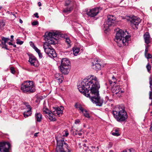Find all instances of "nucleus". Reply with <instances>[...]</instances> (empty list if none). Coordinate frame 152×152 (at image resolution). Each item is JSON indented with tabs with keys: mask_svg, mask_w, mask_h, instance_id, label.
<instances>
[{
	"mask_svg": "<svg viewBox=\"0 0 152 152\" xmlns=\"http://www.w3.org/2000/svg\"><path fill=\"white\" fill-rule=\"evenodd\" d=\"M13 37H14V36L13 35H11V39H13Z\"/></svg>",
	"mask_w": 152,
	"mask_h": 152,
	"instance_id": "60",
	"label": "nucleus"
},
{
	"mask_svg": "<svg viewBox=\"0 0 152 152\" xmlns=\"http://www.w3.org/2000/svg\"><path fill=\"white\" fill-rule=\"evenodd\" d=\"M38 5L39 6H41V3L40 2H39L38 3Z\"/></svg>",
	"mask_w": 152,
	"mask_h": 152,
	"instance_id": "55",
	"label": "nucleus"
},
{
	"mask_svg": "<svg viewBox=\"0 0 152 152\" xmlns=\"http://www.w3.org/2000/svg\"><path fill=\"white\" fill-rule=\"evenodd\" d=\"M75 2L73 0H67L65 1L64 5L66 7L64 8L63 12L64 13L69 14L73 10Z\"/></svg>",
	"mask_w": 152,
	"mask_h": 152,
	"instance_id": "9",
	"label": "nucleus"
},
{
	"mask_svg": "<svg viewBox=\"0 0 152 152\" xmlns=\"http://www.w3.org/2000/svg\"><path fill=\"white\" fill-rule=\"evenodd\" d=\"M57 140V146L56 148V152H71V150L69 149V146L66 143L64 139Z\"/></svg>",
	"mask_w": 152,
	"mask_h": 152,
	"instance_id": "6",
	"label": "nucleus"
},
{
	"mask_svg": "<svg viewBox=\"0 0 152 152\" xmlns=\"http://www.w3.org/2000/svg\"><path fill=\"white\" fill-rule=\"evenodd\" d=\"M96 61L98 62V60H96ZM101 65L100 64L98 63H96L94 64V63H92V67L93 69L96 70L97 69H100Z\"/></svg>",
	"mask_w": 152,
	"mask_h": 152,
	"instance_id": "17",
	"label": "nucleus"
},
{
	"mask_svg": "<svg viewBox=\"0 0 152 152\" xmlns=\"http://www.w3.org/2000/svg\"><path fill=\"white\" fill-rule=\"evenodd\" d=\"M115 17L113 15H109L107 16V20L104 23L103 25L105 30H107L110 27L115 25Z\"/></svg>",
	"mask_w": 152,
	"mask_h": 152,
	"instance_id": "8",
	"label": "nucleus"
},
{
	"mask_svg": "<svg viewBox=\"0 0 152 152\" xmlns=\"http://www.w3.org/2000/svg\"><path fill=\"white\" fill-rule=\"evenodd\" d=\"M23 42L22 41H21L19 39H17V43L18 44L21 45L23 43Z\"/></svg>",
	"mask_w": 152,
	"mask_h": 152,
	"instance_id": "32",
	"label": "nucleus"
},
{
	"mask_svg": "<svg viewBox=\"0 0 152 152\" xmlns=\"http://www.w3.org/2000/svg\"><path fill=\"white\" fill-rule=\"evenodd\" d=\"M13 15L14 16V17H15V18H16V16H15V14H13Z\"/></svg>",
	"mask_w": 152,
	"mask_h": 152,
	"instance_id": "63",
	"label": "nucleus"
},
{
	"mask_svg": "<svg viewBox=\"0 0 152 152\" xmlns=\"http://www.w3.org/2000/svg\"><path fill=\"white\" fill-rule=\"evenodd\" d=\"M5 46L4 47V46H3L2 47V48H5V49H7V50H8L7 48V45H6L5 44V45H4Z\"/></svg>",
	"mask_w": 152,
	"mask_h": 152,
	"instance_id": "49",
	"label": "nucleus"
},
{
	"mask_svg": "<svg viewBox=\"0 0 152 152\" xmlns=\"http://www.w3.org/2000/svg\"><path fill=\"white\" fill-rule=\"evenodd\" d=\"M21 90L24 93H31L34 92L35 89L33 82L31 81H24L21 85Z\"/></svg>",
	"mask_w": 152,
	"mask_h": 152,
	"instance_id": "5",
	"label": "nucleus"
},
{
	"mask_svg": "<svg viewBox=\"0 0 152 152\" xmlns=\"http://www.w3.org/2000/svg\"><path fill=\"white\" fill-rule=\"evenodd\" d=\"M149 96V99H151V98L152 97V91H150Z\"/></svg>",
	"mask_w": 152,
	"mask_h": 152,
	"instance_id": "41",
	"label": "nucleus"
},
{
	"mask_svg": "<svg viewBox=\"0 0 152 152\" xmlns=\"http://www.w3.org/2000/svg\"><path fill=\"white\" fill-rule=\"evenodd\" d=\"M149 45L147 44L145 46V48H148L149 47Z\"/></svg>",
	"mask_w": 152,
	"mask_h": 152,
	"instance_id": "52",
	"label": "nucleus"
},
{
	"mask_svg": "<svg viewBox=\"0 0 152 152\" xmlns=\"http://www.w3.org/2000/svg\"><path fill=\"white\" fill-rule=\"evenodd\" d=\"M146 68L147 69L149 73H150V71L151 69V67L150 65L149 64H148L146 66Z\"/></svg>",
	"mask_w": 152,
	"mask_h": 152,
	"instance_id": "31",
	"label": "nucleus"
},
{
	"mask_svg": "<svg viewBox=\"0 0 152 152\" xmlns=\"http://www.w3.org/2000/svg\"><path fill=\"white\" fill-rule=\"evenodd\" d=\"M55 77L59 82L61 83L63 81V77L62 75L59 73H56L55 75Z\"/></svg>",
	"mask_w": 152,
	"mask_h": 152,
	"instance_id": "19",
	"label": "nucleus"
},
{
	"mask_svg": "<svg viewBox=\"0 0 152 152\" xmlns=\"http://www.w3.org/2000/svg\"><path fill=\"white\" fill-rule=\"evenodd\" d=\"M112 80H115V81H116L115 78L113 76L112 77Z\"/></svg>",
	"mask_w": 152,
	"mask_h": 152,
	"instance_id": "50",
	"label": "nucleus"
},
{
	"mask_svg": "<svg viewBox=\"0 0 152 152\" xmlns=\"http://www.w3.org/2000/svg\"><path fill=\"white\" fill-rule=\"evenodd\" d=\"M69 61L66 58H63L60 66L61 71L64 74H67L69 71Z\"/></svg>",
	"mask_w": 152,
	"mask_h": 152,
	"instance_id": "7",
	"label": "nucleus"
},
{
	"mask_svg": "<svg viewBox=\"0 0 152 152\" xmlns=\"http://www.w3.org/2000/svg\"><path fill=\"white\" fill-rule=\"evenodd\" d=\"M2 40L6 44V42L9 40H10V39L9 38H5L4 37H3L1 38Z\"/></svg>",
	"mask_w": 152,
	"mask_h": 152,
	"instance_id": "28",
	"label": "nucleus"
},
{
	"mask_svg": "<svg viewBox=\"0 0 152 152\" xmlns=\"http://www.w3.org/2000/svg\"><path fill=\"white\" fill-rule=\"evenodd\" d=\"M145 55V56L146 58H147V59H149L150 58H152V55L149 53H148L147 54H146Z\"/></svg>",
	"mask_w": 152,
	"mask_h": 152,
	"instance_id": "30",
	"label": "nucleus"
},
{
	"mask_svg": "<svg viewBox=\"0 0 152 152\" xmlns=\"http://www.w3.org/2000/svg\"><path fill=\"white\" fill-rule=\"evenodd\" d=\"M66 42L68 44H70L71 43V41L68 38H66L65 39Z\"/></svg>",
	"mask_w": 152,
	"mask_h": 152,
	"instance_id": "34",
	"label": "nucleus"
},
{
	"mask_svg": "<svg viewBox=\"0 0 152 152\" xmlns=\"http://www.w3.org/2000/svg\"><path fill=\"white\" fill-rule=\"evenodd\" d=\"M73 53L75 56H77L80 51V49L79 48H73Z\"/></svg>",
	"mask_w": 152,
	"mask_h": 152,
	"instance_id": "23",
	"label": "nucleus"
},
{
	"mask_svg": "<svg viewBox=\"0 0 152 152\" xmlns=\"http://www.w3.org/2000/svg\"><path fill=\"white\" fill-rule=\"evenodd\" d=\"M126 151L127 152H135V151L133 148L128 149Z\"/></svg>",
	"mask_w": 152,
	"mask_h": 152,
	"instance_id": "37",
	"label": "nucleus"
},
{
	"mask_svg": "<svg viewBox=\"0 0 152 152\" xmlns=\"http://www.w3.org/2000/svg\"><path fill=\"white\" fill-rule=\"evenodd\" d=\"M35 118L37 121L40 122L42 119V116L40 113H35Z\"/></svg>",
	"mask_w": 152,
	"mask_h": 152,
	"instance_id": "18",
	"label": "nucleus"
},
{
	"mask_svg": "<svg viewBox=\"0 0 152 152\" xmlns=\"http://www.w3.org/2000/svg\"><path fill=\"white\" fill-rule=\"evenodd\" d=\"M119 129L118 128H116L114 130L113 132H112V134L114 136H118L120 134L119 132Z\"/></svg>",
	"mask_w": 152,
	"mask_h": 152,
	"instance_id": "22",
	"label": "nucleus"
},
{
	"mask_svg": "<svg viewBox=\"0 0 152 152\" xmlns=\"http://www.w3.org/2000/svg\"><path fill=\"white\" fill-rule=\"evenodd\" d=\"M130 21L131 23V25L133 27L134 26L135 27L137 28V26L140 23L141 21V20L140 18L137 17H134L131 19Z\"/></svg>",
	"mask_w": 152,
	"mask_h": 152,
	"instance_id": "11",
	"label": "nucleus"
},
{
	"mask_svg": "<svg viewBox=\"0 0 152 152\" xmlns=\"http://www.w3.org/2000/svg\"><path fill=\"white\" fill-rule=\"evenodd\" d=\"M39 132H37V133H35L34 135V138H35V137H37L38 136V134H39Z\"/></svg>",
	"mask_w": 152,
	"mask_h": 152,
	"instance_id": "43",
	"label": "nucleus"
},
{
	"mask_svg": "<svg viewBox=\"0 0 152 152\" xmlns=\"http://www.w3.org/2000/svg\"><path fill=\"white\" fill-rule=\"evenodd\" d=\"M151 104H150V105H152V97L151 98Z\"/></svg>",
	"mask_w": 152,
	"mask_h": 152,
	"instance_id": "61",
	"label": "nucleus"
},
{
	"mask_svg": "<svg viewBox=\"0 0 152 152\" xmlns=\"http://www.w3.org/2000/svg\"><path fill=\"white\" fill-rule=\"evenodd\" d=\"M124 93V91H121V90L120 91V93H119V94H118L117 95L119 97H120L121 96V93Z\"/></svg>",
	"mask_w": 152,
	"mask_h": 152,
	"instance_id": "46",
	"label": "nucleus"
},
{
	"mask_svg": "<svg viewBox=\"0 0 152 152\" xmlns=\"http://www.w3.org/2000/svg\"><path fill=\"white\" fill-rule=\"evenodd\" d=\"M8 44L9 45H13L12 43V42H8Z\"/></svg>",
	"mask_w": 152,
	"mask_h": 152,
	"instance_id": "53",
	"label": "nucleus"
},
{
	"mask_svg": "<svg viewBox=\"0 0 152 152\" xmlns=\"http://www.w3.org/2000/svg\"><path fill=\"white\" fill-rule=\"evenodd\" d=\"M148 48H145V55L147 54V53L148 52Z\"/></svg>",
	"mask_w": 152,
	"mask_h": 152,
	"instance_id": "45",
	"label": "nucleus"
},
{
	"mask_svg": "<svg viewBox=\"0 0 152 152\" xmlns=\"http://www.w3.org/2000/svg\"><path fill=\"white\" fill-rule=\"evenodd\" d=\"M29 61L31 66L37 67L38 66V61L37 58L34 56L30 57Z\"/></svg>",
	"mask_w": 152,
	"mask_h": 152,
	"instance_id": "14",
	"label": "nucleus"
},
{
	"mask_svg": "<svg viewBox=\"0 0 152 152\" xmlns=\"http://www.w3.org/2000/svg\"><path fill=\"white\" fill-rule=\"evenodd\" d=\"M43 111L44 112H45V113H48V112L47 111H48V110L46 109V110H44V109H43Z\"/></svg>",
	"mask_w": 152,
	"mask_h": 152,
	"instance_id": "48",
	"label": "nucleus"
},
{
	"mask_svg": "<svg viewBox=\"0 0 152 152\" xmlns=\"http://www.w3.org/2000/svg\"><path fill=\"white\" fill-rule=\"evenodd\" d=\"M19 22H20V23H23L22 20L20 19L19 20Z\"/></svg>",
	"mask_w": 152,
	"mask_h": 152,
	"instance_id": "54",
	"label": "nucleus"
},
{
	"mask_svg": "<svg viewBox=\"0 0 152 152\" xmlns=\"http://www.w3.org/2000/svg\"><path fill=\"white\" fill-rule=\"evenodd\" d=\"M65 133V134H63V136L65 137H67L69 135V133L67 131H64L63 132V133Z\"/></svg>",
	"mask_w": 152,
	"mask_h": 152,
	"instance_id": "35",
	"label": "nucleus"
},
{
	"mask_svg": "<svg viewBox=\"0 0 152 152\" xmlns=\"http://www.w3.org/2000/svg\"><path fill=\"white\" fill-rule=\"evenodd\" d=\"M75 106L76 108L79 109L81 112H83L84 109L80 105L76 104L75 105Z\"/></svg>",
	"mask_w": 152,
	"mask_h": 152,
	"instance_id": "25",
	"label": "nucleus"
},
{
	"mask_svg": "<svg viewBox=\"0 0 152 152\" xmlns=\"http://www.w3.org/2000/svg\"><path fill=\"white\" fill-rule=\"evenodd\" d=\"M80 122V121L79 119H77L75 121V124H78Z\"/></svg>",
	"mask_w": 152,
	"mask_h": 152,
	"instance_id": "42",
	"label": "nucleus"
},
{
	"mask_svg": "<svg viewBox=\"0 0 152 152\" xmlns=\"http://www.w3.org/2000/svg\"><path fill=\"white\" fill-rule=\"evenodd\" d=\"M24 104L26 106L27 108V109H28V110H31V107L28 104V103H24Z\"/></svg>",
	"mask_w": 152,
	"mask_h": 152,
	"instance_id": "29",
	"label": "nucleus"
},
{
	"mask_svg": "<svg viewBox=\"0 0 152 152\" xmlns=\"http://www.w3.org/2000/svg\"><path fill=\"white\" fill-rule=\"evenodd\" d=\"M60 36L58 31L49 32L45 35V40L46 42L43 45V48L45 52L48 56L51 58H54L57 56L53 48L50 45H55L58 42L57 39L56 38Z\"/></svg>",
	"mask_w": 152,
	"mask_h": 152,
	"instance_id": "2",
	"label": "nucleus"
},
{
	"mask_svg": "<svg viewBox=\"0 0 152 152\" xmlns=\"http://www.w3.org/2000/svg\"><path fill=\"white\" fill-rule=\"evenodd\" d=\"M109 82L110 84H112L113 83L115 84L116 82L115 80L112 81L110 80H109Z\"/></svg>",
	"mask_w": 152,
	"mask_h": 152,
	"instance_id": "39",
	"label": "nucleus"
},
{
	"mask_svg": "<svg viewBox=\"0 0 152 152\" xmlns=\"http://www.w3.org/2000/svg\"><path fill=\"white\" fill-rule=\"evenodd\" d=\"M32 25L35 26L38 24V22L37 21H35L32 23Z\"/></svg>",
	"mask_w": 152,
	"mask_h": 152,
	"instance_id": "36",
	"label": "nucleus"
},
{
	"mask_svg": "<svg viewBox=\"0 0 152 152\" xmlns=\"http://www.w3.org/2000/svg\"><path fill=\"white\" fill-rule=\"evenodd\" d=\"M99 12L98 8H95L90 10L88 12L87 14L91 17H94L96 16Z\"/></svg>",
	"mask_w": 152,
	"mask_h": 152,
	"instance_id": "12",
	"label": "nucleus"
},
{
	"mask_svg": "<svg viewBox=\"0 0 152 152\" xmlns=\"http://www.w3.org/2000/svg\"><path fill=\"white\" fill-rule=\"evenodd\" d=\"M53 108L55 110L53 111V113L55 115H58L60 117L62 115L63 113L62 107H61V108L58 107H53Z\"/></svg>",
	"mask_w": 152,
	"mask_h": 152,
	"instance_id": "13",
	"label": "nucleus"
},
{
	"mask_svg": "<svg viewBox=\"0 0 152 152\" xmlns=\"http://www.w3.org/2000/svg\"><path fill=\"white\" fill-rule=\"evenodd\" d=\"M150 130L152 132V123L150 125Z\"/></svg>",
	"mask_w": 152,
	"mask_h": 152,
	"instance_id": "51",
	"label": "nucleus"
},
{
	"mask_svg": "<svg viewBox=\"0 0 152 152\" xmlns=\"http://www.w3.org/2000/svg\"><path fill=\"white\" fill-rule=\"evenodd\" d=\"M10 144L8 142H0V151L1 152H9Z\"/></svg>",
	"mask_w": 152,
	"mask_h": 152,
	"instance_id": "10",
	"label": "nucleus"
},
{
	"mask_svg": "<svg viewBox=\"0 0 152 152\" xmlns=\"http://www.w3.org/2000/svg\"><path fill=\"white\" fill-rule=\"evenodd\" d=\"M109 145H110V147H111L112 145L111 143H110Z\"/></svg>",
	"mask_w": 152,
	"mask_h": 152,
	"instance_id": "56",
	"label": "nucleus"
},
{
	"mask_svg": "<svg viewBox=\"0 0 152 152\" xmlns=\"http://www.w3.org/2000/svg\"><path fill=\"white\" fill-rule=\"evenodd\" d=\"M112 113L114 117L118 122L124 121L127 118V113L124 107L117 106Z\"/></svg>",
	"mask_w": 152,
	"mask_h": 152,
	"instance_id": "4",
	"label": "nucleus"
},
{
	"mask_svg": "<svg viewBox=\"0 0 152 152\" xmlns=\"http://www.w3.org/2000/svg\"><path fill=\"white\" fill-rule=\"evenodd\" d=\"M111 90L114 94L118 95L119 94L121 88L119 86L113 85Z\"/></svg>",
	"mask_w": 152,
	"mask_h": 152,
	"instance_id": "15",
	"label": "nucleus"
},
{
	"mask_svg": "<svg viewBox=\"0 0 152 152\" xmlns=\"http://www.w3.org/2000/svg\"><path fill=\"white\" fill-rule=\"evenodd\" d=\"M39 55V56L40 58H42V54L40 53V52H39V53H38Z\"/></svg>",
	"mask_w": 152,
	"mask_h": 152,
	"instance_id": "44",
	"label": "nucleus"
},
{
	"mask_svg": "<svg viewBox=\"0 0 152 152\" xmlns=\"http://www.w3.org/2000/svg\"><path fill=\"white\" fill-rule=\"evenodd\" d=\"M30 43H32L33 45L31 46L32 48L34 49L35 50L37 53H38L40 52V50L38 49L34 45V44L32 42H30Z\"/></svg>",
	"mask_w": 152,
	"mask_h": 152,
	"instance_id": "26",
	"label": "nucleus"
},
{
	"mask_svg": "<svg viewBox=\"0 0 152 152\" xmlns=\"http://www.w3.org/2000/svg\"><path fill=\"white\" fill-rule=\"evenodd\" d=\"M109 152H113V151L112 150H110Z\"/></svg>",
	"mask_w": 152,
	"mask_h": 152,
	"instance_id": "64",
	"label": "nucleus"
},
{
	"mask_svg": "<svg viewBox=\"0 0 152 152\" xmlns=\"http://www.w3.org/2000/svg\"><path fill=\"white\" fill-rule=\"evenodd\" d=\"M149 81L150 84V86H152V78L151 76V75L149 77Z\"/></svg>",
	"mask_w": 152,
	"mask_h": 152,
	"instance_id": "33",
	"label": "nucleus"
},
{
	"mask_svg": "<svg viewBox=\"0 0 152 152\" xmlns=\"http://www.w3.org/2000/svg\"><path fill=\"white\" fill-rule=\"evenodd\" d=\"M144 38L145 43L148 44L150 42V37L149 34L146 32L144 35Z\"/></svg>",
	"mask_w": 152,
	"mask_h": 152,
	"instance_id": "16",
	"label": "nucleus"
},
{
	"mask_svg": "<svg viewBox=\"0 0 152 152\" xmlns=\"http://www.w3.org/2000/svg\"><path fill=\"white\" fill-rule=\"evenodd\" d=\"M77 87L79 91L90 98L93 103L96 106H102L103 100L99 96L98 91L100 85L96 77L93 75L88 76L77 85Z\"/></svg>",
	"mask_w": 152,
	"mask_h": 152,
	"instance_id": "1",
	"label": "nucleus"
},
{
	"mask_svg": "<svg viewBox=\"0 0 152 152\" xmlns=\"http://www.w3.org/2000/svg\"><path fill=\"white\" fill-rule=\"evenodd\" d=\"M150 88L151 90V91H152V86H150Z\"/></svg>",
	"mask_w": 152,
	"mask_h": 152,
	"instance_id": "57",
	"label": "nucleus"
},
{
	"mask_svg": "<svg viewBox=\"0 0 152 152\" xmlns=\"http://www.w3.org/2000/svg\"><path fill=\"white\" fill-rule=\"evenodd\" d=\"M78 134L79 136H81L82 135V133H78Z\"/></svg>",
	"mask_w": 152,
	"mask_h": 152,
	"instance_id": "58",
	"label": "nucleus"
},
{
	"mask_svg": "<svg viewBox=\"0 0 152 152\" xmlns=\"http://www.w3.org/2000/svg\"><path fill=\"white\" fill-rule=\"evenodd\" d=\"M53 113L51 114L50 113H49L48 114V118L50 121H56V119Z\"/></svg>",
	"mask_w": 152,
	"mask_h": 152,
	"instance_id": "21",
	"label": "nucleus"
},
{
	"mask_svg": "<svg viewBox=\"0 0 152 152\" xmlns=\"http://www.w3.org/2000/svg\"><path fill=\"white\" fill-rule=\"evenodd\" d=\"M13 46V47L15 48L16 47V45H12Z\"/></svg>",
	"mask_w": 152,
	"mask_h": 152,
	"instance_id": "59",
	"label": "nucleus"
},
{
	"mask_svg": "<svg viewBox=\"0 0 152 152\" xmlns=\"http://www.w3.org/2000/svg\"><path fill=\"white\" fill-rule=\"evenodd\" d=\"M115 31L116 33L114 40L118 45L119 47L128 45V42L130 39V37L126 35L123 31L118 28L116 29Z\"/></svg>",
	"mask_w": 152,
	"mask_h": 152,
	"instance_id": "3",
	"label": "nucleus"
},
{
	"mask_svg": "<svg viewBox=\"0 0 152 152\" xmlns=\"http://www.w3.org/2000/svg\"><path fill=\"white\" fill-rule=\"evenodd\" d=\"M5 44L3 42V41L2 40H0V45H5Z\"/></svg>",
	"mask_w": 152,
	"mask_h": 152,
	"instance_id": "38",
	"label": "nucleus"
},
{
	"mask_svg": "<svg viewBox=\"0 0 152 152\" xmlns=\"http://www.w3.org/2000/svg\"><path fill=\"white\" fill-rule=\"evenodd\" d=\"M11 72L12 74L15 73V71L14 69L12 67H11L10 68Z\"/></svg>",
	"mask_w": 152,
	"mask_h": 152,
	"instance_id": "40",
	"label": "nucleus"
},
{
	"mask_svg": "<svg viewBox=\"0 0 152 152\" xmlns=\"http://www.w3.org/2000/svg\"><path fill=\"white\" fill-rule=\"evenodd\" d=\"M5 25V23L3 20L0 21V28H2Z\"/></svg>",
	"mask_w": 152,
	"mask_h": 152,
	"instance_id": "27",
	"label": "nucleus"
},
{
	"mask_svg": "<svg viewBox=\"0 0 152 152\" xmlns=\"http://www.w3.org/2000/svg\"><path fill=\"white\" fill-rule=\"evenodd\" d=\"M35 17H37V18H39V16H38V13H36L34 14Z\"/></svg>",
	"mask_w": 152,
	"mask_h": 152,
	"instance_id": "47",
	"label": "nucleus"
},
{
	"mask_svg": "<svg viewBox=\"0 0 152 152\" xmlns=\"http://www.w3.org/2000/svg\"><path fill=\"white\" fill-rule=\"evenodd\" d=\"M83 113L84 116L86 118H89L90 117L88 111L85 109H84L83 112H82Z\"/></svg>",
	"mask_w": 152,
	"mask_h": 152,
	"instance_id": "24",
	"label": "nucleus"
},
{
	"mask_svg": "<svg viewBox=\"0 0 152 152\" xmlns=\"http://www.w3.org/2000/svg\"><path fill=\"white\" fill-rule=\"evenodd\" d=\"M31 110H28L24 112L23 113V115L25 118H26L31 115Z\"/></svg>",
	"mask_w": 152,
	"mask_h": 152,
	"instance_id": "20",
	"label": "nucleus"
},
{
	"mask_svg": "<svg viewBox=\"0 0 152 152\" xmlns=\"http://www.w3.org/2000/svg\"><path fill=\"white\" fill-rule=\"evenodd\" d=\"M9 14H10V15H12L13 14V13L12 12H10V13H9Z\"/></svg>",
	"mask_w": 152,
	"mask_h": 152,
	"instance_id": "62",
	"label": "nucleus"
}]
</instances>
